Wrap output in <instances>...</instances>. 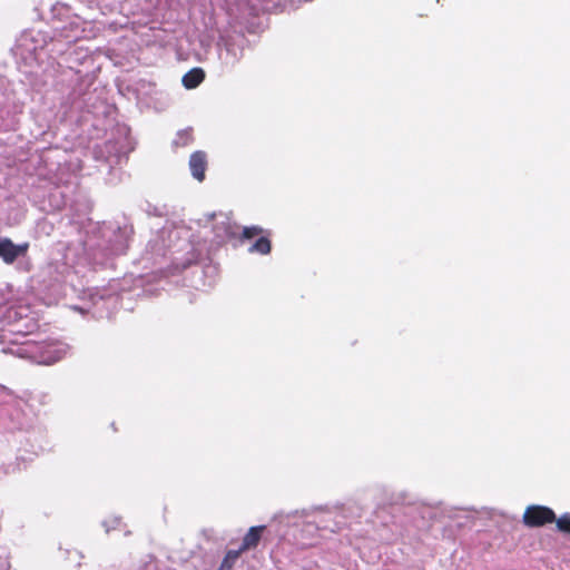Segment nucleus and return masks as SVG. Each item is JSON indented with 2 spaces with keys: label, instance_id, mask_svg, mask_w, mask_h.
<instances>
[{
  "label": "nucleus",
  "instance_id": "nucleus-8",
  "mask_svg": "<svg viewBox=\"0 0 570 570\" xmlns=\"http://www.w3.org/2000/svg\"><path fill=\"white\" fill-rule=\"evenodd\" d=\"M264 530L265 525L249 528L248 532L245 534L243 539L239 550L244 552L246 550L256 548Z\"/></svg>",
  "mask_w": 570,
  "mask_h": 570
},
{
  "label": "nucleus",
  "instance_id": "nucleus-12",
  "mask_svg": "<svg viewBox=\"0 0 570 570\" xmlns=\"http://www.w3.org/2000/svg\"><path fill=\"white\" fill-rule=\"evenodd\" d=\"M557 528L559 531L570 533V514L564 513L559 519L556 518Z\"/></svg>",
  "mask_w": 570,
  "mask_h": 570
},
{
  "label": "nucleus",
  "instance_id": "nucleus-15",
  "mask_svg": "<svg viewBox=\"0 0 570 570\" xmlns=\"http://www.w3.org/2000/svg\"><path fill=\"white\" fill-rule=\"evenodd\" d=\"M262 232L259 227L252 226V227H244L243 229V236L245 238H252L256 235H258Z\"/></svg>",
  "mask_w": 570,
  "mask_h": 570
},
{
  "label": "nucleus",
  "instance_id": "nucleus-17",
  "mask_svg": "<svg viewBox=\"0 0 570 570\" xmlns=\"http://www.w3.org/2000/svg\"><path fill=\"white\" fill-rule=\"evenodd\" d=\"M0 570H11V564L4 556H0Z\"/></svg>",
  "mask_w": 570,
  "mask_h": 570
},
{
  "label": "nucleus",
  "instance_id": "nucleus-13",
  "mask_svg": "<svg viewBox=\"0 0 570 570\" xmlns=\"http://www.w3.org/2000/svg\"><path fill=\"white\" fill-rule=\"evenodd\" d=\"M191 141L190 130H181L178 132L174 144L176 146H187Z\"/></svg>",
  "mask_w": 570,
  "mask_h": 570
},
{
  "label": "nucleus",
  "instance_id": "nucleus-16",
  "mask_svg": "<svg viewBox=\"0 0 570 570\" xmlns=\"http://www.w3.org/2000/svg\"><path fill=\"white\" fill-rule=\"evenodd\" d=\"M127 247H128L127 239H124V240L115 244L112 246L111 250L116 255L124 254L126 252Z\"/></svg>",
  "mask_w": 570,
  "mask_h": 570
},
{
  "label": "nucleus",
  "instance_id": "nucleus-1",
  "mask_svg": "<svg viewBox=\"0 0 570 570\" xmlns=\"http://www.w3.org/2000/svg\"><path fill=\"white\" fill-rule=\"evenodd\" d=\"M30 308L24 305H0V345L2 352L9 354V348L20 345L27 335L36 328Z\"/></svg>",
  "mask_w": 570,
  "mask_h": 570
},
{
  "label": "nucleus",
  "instance_id": "nucleus-7",
  "mask_svg": "<svg viewBox=\"0 0 570 570\" xmlns=\"http://www.w3.org/2000/svg\"><path fill=\"white\" fill-rule=\"evenodd\" d=\"M207 168V156L204 151H195L190 155L189 158V169L191 176L198 180L203 181L205 179V171Z\"/></svg>",
  "mask_w": 570,
  "mask_h": 570
},
{
  "label": "nucleus",
  "instance_id": "nucleus-2",
  "mask_svg": "<svg viewBox=\"0 0 570 570\" xmlns=\"http://www.w3.org/2000/svg\"><path fill=\"white\" fill-rule=\"evenodd\" d=\"M69 353V344L56 338L43 341L23 340L20 345L9 348V354L16 357L32 364L47 366L62 361Z\"/></svg>",
  "mask_w": 570,
  "mask_h": 570
},
{
  "label": "nucleus",
  "instance_id": "nucleus-14",
  "mask_svg": "<svg viewBox=\"0 0 570 570\" xmlns=\"http://www.w3.org/2000/svg\"><path fill=\"white\" fill-rule=\"evenodd\" d=\"M120 523V518L111 517L109 519L104 520L102 527L105 528L106 533H109L111 530L116 529Z\"/></svg>",
  "mask_w": 570,
  "mask_h": 570
},
{
  "label": "nucleus",
  "instance_id": "nucleus-11",
  "mask_svg": "<svg viewBox=\"0 0 570 570\" xmlns=\"http://www.w3.org/2000/svg\"><path fill=\"white\" fill-rule=\"evenodd\" d=\"M248 252L266 255L271 252V242L266 237H261L248 248Z\"/></svg>",
  "mask_w": 570,
  "mask_h": 570
},
{
  "label": "nucleus",
  "instance_id": "nucleus-3",
  "mask_svg": "<svg viewBox=\"0 0 570 570\" xmlns=\"http://www.w3.org/2000/svg\"><path fill=\"white\" fill-rule=\"evenodd\" d=\"M240 35H220L217 41L218 60L224 68H233L243 57Z\"/></svg>",
  "mask_w": 570,
  "mask_h": 570
},
{
  "label": "nucleus",
  "instance_id": "nucleus-9",
  "mask_svg": "<svg viewBox=\"0 0 570 570\" xmlns=\"http://www.w3.org/2000/svg\"><path fill=\"white\" fill-rule=\"evenodd\" d=\"M205 79V72L202 68H193L183 76L181 82L186 89L198 87Z\"/></svg>",
  "mask_w": 570,
  "mask_h": 570
},
{
  "label": "nucleus",
  "instance_id": "nucleus-6",
  "mask_svg": "<svg viewBox=\"0 0 570 570\" xmlns=\"http://www.w3.org/2000/svg\"><path fill=\"white\" fill-rule=\"evenodd\" d=\"M28 243L16 245L10 238L0 237V257L6 264H12L19 257L24 256L28 252Z\"/></svg>",
  "mask_w": 570,
  "mask_h": 570
},
{
  "label": "nucleus",
  "instance_id": "nucleus-5",
  "mask_svg": "<svg viewBox=\"0 0 570 570\" xmlns=\"http://www.w3.org/2000/svg\"><path fill=\"white\" fill-rule=\"evenodd\" d=\"M213 232L217 243H223L230 237H234L238 233V226H236L226 214L219 213L213 215Z\"/></svg>",
  "mask_w": 570,
  "mask_h": 570
},
{
  "label": "nucleus",
  "instance_id": "nucleus-10",
  "mask_svg": "<svg viewBox=\"0 0 570 570\" xmlns=\"http://www.w3.org/2000/svg\"><path fill=\"white\" fill-rule=\"evenodd\" d=\"M242 551L238 550H228L217 570H232L235 563L237 562Z\"/></svg>",
  "mask_w": 570,
  "mask_h": 570
},
{
  "label": "nucleus",
  "instance_id": "nucleus-4",
  "mask_svg": "<svg viewBox=\"0 0 570 570\" xmlns=\"http://www.w3.org/2000/svg\"><path fill=\"white\" fill-rule=\"evenodd\" d=\"M523 523L530 528L554 522L556 513L544 505H529L523 513Z\"/></svg>",
  "mask_w": 570,
  "mask_h": 570
}]
</instances>
